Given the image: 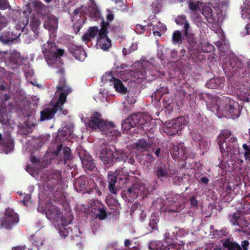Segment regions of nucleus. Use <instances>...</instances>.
<instances>
[{"instance_id": "obj_39", "label": "nucleus", "mask_w": 250, "mask_h": 250, "mask_svg": "<svg viewBox=\"0 0 250 250\" xmlns=\"http://www.w3.org/2000/svg\"><path fill=\"white\" fill-rule=\"evenodd\" d=\"M107 15H106V20L108 21H111L114 20V14L110 10L107 11Z\"/></svg>"}, {"instance_id": "obj_40", "label": "nucleus", "mask_w": 250, "mask_h": 250, "mask_svg": "<svg viewBox=\"0 0 250 250\" xmlns=\"http://www.w3.org/2000/svg\"><path fill=\"white\" fill-rule=\"evenodd\" d=\"M31 24L32 26L36 29L40 25V22L38 19L34 18L31 21Z\"/></svg>"}, {"instance_id": "obj_3", "label": "nucleus", "mask_w": 250, "mask_h": 250, "mask_svg": "<svg viewBox=\"0 0 250 250\" xmlns=\"http://www.w3.org/2000/svg\"><path fill=\"white\" fill-rule=\"evenodd\" d=\"M42 51L44 57L49 65H54L58 61V59L62 56L64 50L58 48L53 42H48L43 45Z\"/></svg>"}, {"instance_id": "obj_26", "label": "nucleus", "mask_w": 250, "mask_h": 250, "mask_svg": "<svg viewBox=\"0 0 250 250\" xmlns=\"http://www.w3.org/2000/svg\"><path fill=\"white\" fill-rule=\"evenodd\" d=\"M73 54L75 57L81 61L83 60L86 57L84 51L81 48H77L75 49L73 52Z\"/></svg>"}, {"instance_id": "obj_29", "label": "nucleus", "mask_w": 250, "mask_h": 250, "mask_svg": "<svg viewBox=\"0 0 250 250\" xmlns=\"http://www.w3.org/2000/svg\"><path fill=\"white\" fill-rule=\"evenodd\" d=\"M63 157L64 163L65 164L67 161L70 160L72 158L70 149L69 147H64L63 149Z\"/></svg>"}, {"instance_id": "obj_48", "label": "nucleus", "mask_w": 250, "mask_h": 250, "mask_svg": "<svg viewBox=\"0 0 250 250\" xmlns=\"http://www.w3.org/2000/svg\"><path fill=\"white\" fill-rule=\"evenodd\" d=\"M116 244L115 243H111L108 244L107 248H114L116 246Z\"/></svg>"}, {"instance_id": "obj_2", "label": "nucleus", "mask_w": 250, "mask_h": 250, "mask_svg": "<svg viewBox=\"0 0 250 250\" xmlns=\"http://www.w3.org/2000/svg\"><path fill=\"white\" fill-rule=\"evenodd\" d=\"M212 109L215 108L219 113L226 117L238 118L240 115V108L238 103L229 98L222 99L214 98L212 100Z\"/></svg>"}, {"instance_id": "obj_32", "label": "nucleus", "mask_w": 250, "mask_h": 250, "mask_svg": "<svg viewBox=\"0 0 250 250\" xmlns=\"http://www.w3.org/2000/svg\"><path fill=\"white\" fill-rule=\"evenodd\" d=\"M179 19H181V21H182V22H185V25H184V28H185V30L186 34H187V33H188V29L189 27V24H188V23L187 22L185 16H181L180 17H178V19H177L176 20V22H177V23L178 24H180V22H178Z\"/></svg>"}, {"instance_id": "obj_19", "label": "nucleus", "mask_w": 250, "mask_h": 250, "mask_svg": "<svg viewBox=\"0 0 250 250\" xmlns=\"http://www.w3.org/2000/svg\"><path fill=\"white\" fill-rule=\"evenodd\" d=\"M155 172L158 178L167 177L168 172L166 169L165 165L161 163L158 166L155 168Z\"/></svg>"}, {"instance_id": "obj_42", "label": "nucleus", "mask_w": 250, "mask_h": 250, "mask_svg": "<svg viewBox=\"0 0 250 250\" xmlns=\"http://www.w3.org/2000/svg\"><path fill=\"white\" fill-rule=\"evenodd\" d=\"M0 29L5 26H6V19L4 17H2L0 18Z\"/></svg>"}, {"instance_id": "obj_23", "label": "nucleus", "mask_w": 250, "mask_h": 250, "mask_svg": "<svg viewBox=\"0 0 250 250\" xmlns=\"http://www.w3.org/2000/svg\"><path fill=\"white\" fill-rule=\"evenodd\" d=\"M104 131L106 132L107 135L111 136L112 137V139L113 140H115L117 137H118L121 135V133L118 130L115 129L114 125L113 124L112 127H107L106 130Z\"/></svg>"}, {"instance_id": "obj_61", "label": "nucleus", "mask_w": 250, "mask_h": 250, "mask_svg": "<svg viewBox=\"0 0 250 250\" xmlns=\"http://www.w3.org/2000/svg\"><path fill=\"white\" fill-rule=\"evenodd\" d=\"M249 27V25H246L245 27L246 29H248V28Z\"/></svg>"}, {"instance_id": "obj_63", "label": "nucleus", "mask_w": 250, "mask_h": 250, "mask_svg": "<svg viewBox=\"0 0 250 250\" xmlns=\"http://www.w3.org/2000/svg\"><path fill=\"white\" fill-rule=\"evenodd\" d=\"M75 13H78V12H77V10H75Z\"/></svg>"}, {"instance_id": "obj_49", "label": "nucleus", "mask_w": 250, "mask_h": 250, "mask_svg": "<svg viewBox=\"0 0 250 250\" xmlns=\"http://www.w3.org/2000/svg\"><path fill=\"white\" fill-rule=\"evenodd\" d=\"M95 201V200L92 201H91V210H92V211H93V213H94V208H97V207L95 205V206H93V205H92V204H93V202Z\"/></svg>"}, {"instance_id": "obj_27", "label": "nucleus", "mask_w": 250, "mask_h": 250, "mask_svg": "<svg viewBox=\"0 0 250 250\" xmlns=\"http://www.w3.org/2000/svg\"><path fill=\"white\" fill-rule=\"evenodd\" d=\"M114 79H116L111 73H105L102 78V80L103 83H109L110 84L114 83Z\"/></svg>"}, {"instance_id": "obj_25", "label": "nucleus", "mask_w": 250, "mask_h": 250, "mask_svg": "<svg viewBox=\"0 0 250 250\" xmlns=\"http://www.w3.org/2000/svg\"><path fill=\"white\" fill-rule=\"evenodd\" d=\"M183 41V37L181 32L176 30L175 31L172 35V42L173 44H181Z\"/></svg>"}, {"instance_id": "obj_20", "label": "nucleus", "mask_w": 250, "mask_h": 250, "mask_svg": "<svg viewBox=\"0 0 250 250\" xmlns=\"http://www.w3.org/2000/svg\"><path fill=\"white\" fill-rule=\"evenodd\" d=\"M135 148L141 151H147L150 148V146L146 141L144 140H140L135 145Z\"/></svg>"}, {"instance_id": "obj_52", "label": "nucleus", "mask_w": 250, "mask_h": 250, "mask_svg": "<svg viewBox=\"0 0 250 250\" xmlns=\"http://www.w3.org/2000/svg\"><path fill=\"white\" fill-rule=\"evenodd\" d=\"M201 181L203 182V183H204L205 184H207L208 183V179H207V178H203L201 179Z\"/></svg>"}, {"instance_id": "obj_14", "label": "nucleus", "mask_w": 250, "mask_h": 250, "mask_svg": "<svg viewBox=\"0 0 250 250\" xmlns=\"http://www.w3.org/2000/svg\"><path fill=\"white\" fill-rule=\"evenodd\" d=\"M147 189L144 186L141 185L139 186L137 185H134L131 188L127 190V192L132 197L135 198L139 194H145L146 193Z\"/></svg>"}, {"instance_id": "obj_37", "label": "nucleus", "mask_w": 250, "mask_h": 250, "mask_svg": "<svg viewBox=\"0 0 250 250\" xmlns=\"http://www.w3.org/2000/svg\"><path fill=\"white\" fill-rule=\"evenodd\" d=\"M9 7V3L7 0H0V9H5Z\"/></svg>"}, {"instance_id": "obj_28", "label": "nucleus", "mask_w": 250, "mask_h": 250, "mask_svg": "<svg viewBox=\"0 0 250 250\" xmlns=\"http://www.w3.org/2000/svg\"><path fill=\"white\" fill-rule=\"evenodd\" d=\"M114 153H116L117 158H115V162L118 160L125 161L127 159V155L125 153H124L122 150H118L114 148Z\"/></svg>"}, {"instance_id": "obj_36", "label": "nucleus", "mask_w": 250, "mask_h": 250, "mask_svg": "<svg viewBox=\"0 0 250 250\" xmlns=\"http://www.w3.org/2000/svg\"><path fill=\"white\" fill-rule=\"evenodd\" d=\"M188 6L189 8L193 11L197 10L198 7V3L194 2L191 0L188 2Z\"/></svg>"}, {"instance_id": "obj_4", "label": "nucleus", "mask_w": 250, "mask_h": 250, "mask_svg": "<svg viewBox=\"0 0 250 250\" xmlns=\"http://www.w3.org/2000/svg\"><path fill=\"white\" fill-rule=\"evenodd\" d=\"M186 123L187 121L183 117L171 120L167 123L165 131L169 135H173L182 130Z\"/></svg>"}, {"instance_id": "obj_35", "label": "nucleus", "mask_w": 250, "mask_h": 250, "mask_svg": "<svg viewBox=\"0 0 250 250\" xmlns=\"http://www.w3.org/2000/svg\"><path fill=\"white\" fill-rule=\"evenodd\" d=\"M239 219V217L236 215V214H233L230 217V221L231 224L234 226L238 225V220Z\"/></svg>"}, {"instance_id": "obj_60", "label": "nucleus", "mask_w": 250, "mask_h": 250, "mask_svg": "<svg viewBox=\"0 0 250 250\" xmlns=\"http://www.w3.org/2000/svg\"><path fill=\"white\" fill-rule=\"evenodd\" d=\"M231 139H232V141H236V138H231Z\"/></svg>"}, {"instance_id": "obj_43", "label": "nucleus", "mask_w": 250, "mask_h": 250, "mask_svg": "<svg viewBox=\"0 0 250 250\" xmlns=\"http://www.w3.org/2000/svg\"><path fill=\"white\" fill-rule=\"evenodd\" d=\"M190 204L192 206H196L197 205L198 202L194 197L190 198Z\"/></svg>"}, {"instance_id": "obj_30", "label": "nucleus", "mask_w": 250, "mask_h": 250, "mask_svg": "<svg viewBox=\"0 0 250 250\" xmlns=\"http://www.w3.org/2000/svg\"><path fill=\"white\" fill-rule=\"evenodd\" d=\"M209 4L213 8H220L225 4L224 1H220L219 0H209Z\"/></svg>"}, {"instance_id": "obj_46", "label": "nucleus", "mask_w": 250, "mask_h": 250, "mask_svg": "<svg viewBox=\"0 0 250 250\" xmlns=\"http://www.w3.org/2000/svg\"><path fill=\"white\" fill-rule=\"evenodd\" d=\"M62 145H60L59 146L58 148H57V149L56 151H55L54 152L55 154L56 155H58L59 154V153L61 151V149H62Z\"/></svg>"}, {"instance_id": "obj_31", "label": "nucleus", "mask_w": 250, "mask_h": 250, "mask_svg": "<svg viewBox=\"0 0 250 250\" xmlns=\"http://www.w3.org/2000/svg\"><path fill=\"white\" fill-rule=\"evenodd\" d=\"M100 30H99L97 26H94L92 27H90L88 30V32L90 35L91 37L94 38L97 34L98 32H99Z\"/></svg>"}, {"instance_id": "obj_33", "label": "nucleus", "mask_w": 250, "mask_h": 250, "mask_svg": "<svg viewBox=\"0 0 250 250\" xmlns=\"http://www.w3.org/2000/svg\"><path fill=\"white\" fill-rule=\"evenodd\" d=\"M243 148L245 150L244 157L246 159H250V146L245 144L243 145Z\"/></svg>"}, {"instance_id": "obj_16", "label": "nucleus", "mask_w": 250, "mask_h": 250, "mask_svg": "<svg viewBox=\"0 0 250 250\" xmlns=\"http://www.w3.org/2000/svg\"><path fill=\"white\" fill-rule=\"evenodd\" d=\"M186 154L185 148L183 146H174L172 149V156L174 159H183Z\"/></svg>"}, {"instance_id": "obj_41", "label": "nucleus", "mask_w": 250, "mask_h": 250, "mask_svg": "<svg viewBox=\"0 0 250 250\" xmlns=\"http://www.w3.org/2000/svg\"><path fill=\"white\" fill-rule=\"evenodd\" d=\"M91 36H90L88 32H86L85 34L83 35L82 37L83 40L84 42H88L90 40V38H91Z\"/></svg>"}, {"instance_id": "obj_44", "label": "nucleus", "mask_w": 250, "mask_h": 250, "mask_svg": "<svg viewBox=\"0 0 250 250\" xmlns=\"http://www.w3.org/2000/svg\"><path fill=\"white\" fill-rule=\"evenodd\" d=\"M146 159L150 162L153 161L154 160L153 157L149 154L146 155Z\"/></svg>"}, {"instance_id": "obj_55", "label": "nucleus", "mask_w": 250, "mask_h": 250, "mask_svg": "<svg viewBox=\"0 0 250 250\" xmlns=\"http://www.w3.org/2000/svg\"><path fill=\"white\" fill-rule=\"evenodd\" d=\"M31 160L32 162H33V163H36L38 161L37 159L36 158H34V157H32Z\"/></svg>"}, {"instance_id": "obj_17", "label": "nucleus", "mask_w": 250, "mask_h": 250, "mask_svg": "<svg viewBox=\"0 0 250 250\" xmlns=\"http://www.w3.org/2000/svg\"><path fill=\"white\" fill-rule=\"evenodd\" d=\"M230 134L231 133L229 131L225 130L223 131L219 135L218 144L220 146V150L222 153H223V151H225L227 152H229V148L226 147V149L224 148L223 144V141L229 138L230 136Z\"/></svg>"}, {"instance_id": "obj_38", "label": "nucleus", "mask_w": 250, "mask_h": 250, "mask_svg": "<svg viewBox=\"0 0 250 250\" xmlns=\"http://www.w3.org/2000/svg\"><path fill=\"white\" fill-rule=\"evenodd\" d=\"M41 244V246L44 244V246L43 247L44 250H51L52 249V245L48 242H42Z\"/></svg>"}, {"instance_id": "obj_11", "label": "nucleus", "mask_w": 250, "mask_h": 250, "mask_svg": "<svg viewBox=\"0 0 250 250\" xmlns=\"http://www.w3.org/2000/svg\"><path fill=\"white\" fill-rule=\"evenodd\" d=\"M46 215L50 220H57L61 216L58 208L54 206L49 205L46 208Z\"/></svg>"}, {"instance_id": "obj_59", "label": "nucleus", "mask_w": 250, "mask_h": 250, "mask_svg": "<svg viewBox=\"0 0 250 250\" xmlns=\"http://www.w3.org/2000/svg\"><path fill=\"white\" fill-rule=\"evenodd\" d=\"M51 0H45L46 2H50Z\"/></svg>"}, {"instance_id": "obj_47", "label": "nucleus", "mask_w": 250, "mask_h": 250, "mask_svg": "<svg viewBox=\"0 0 250 250\" xmlns=\"http://www.w3.org/2000/svg\"><path fill=\"white\" fill-rule=\"evenodd\" d=\"M12 250H24V248L21 246H17L13 248Z\"/></svg>"}, {"instance_id": "obj_7", "label": "nucleus", "mask_w": 250, "mask_h": 250, "mask_svg": "<svg viewBox=\"0 0 250 250\" xmlns=\"http://www.w3.org/2000/svg\"><path fill=\"white\" fill-rule=\"evenodd\" d=\"M116 155L114 153V148H105L102 150L100 158L104 164H112L115 162V158H117Z\"/></svg>"}, {"instance_id": "obj_62", "label": "nucleus", "mask_w": 250, "mask_h": 250, "mask_svg": "<svg viewBox=\"0 0 250 250\" xmlns=\"http://www.w3.org/2000/svg\"><path fill=\"white\" fill-rule=\"evenodd\" d=\"M209 14H208L206 16V18H208V17H209Z\"/></svg>"}, {"instance_id": "obj_6", "label": "nucleus", "mask_w": 250, "mask_h": 250, "mask_svg": "<svg viewBox=\"0 0 250 250\" xmlns=\"http://www.w3.org/2000/svg\"><path fill=\"white\" fill-rule=\"evenodd\" d=\"M107 31L105 28H102L99 33L98 44L104 50H106L111 46V40L107 36Z\"/></svg>"}, {"instance_id": "obj_13", "label": "nucleus", "mask_w": 250, "mask_h": 250, "mask_svg": "<svg viewBox=\"0 0 250 250\" xmlns=\"http://www.w3.org/2000/svg\"><path fill=\"white\" fill-rule=\"evenodd\" d=\"M117 175L113 172H110L108 174V188L111 193L116 194L118 190L115 186L117 183Z\"/></svg>"}, {"instance_id": "obj_64", "label": "nucleus", "mask_w": 250, "mask_h": 250, "mask_svg": "<svg viewBox=\"0 0 250 250\" xmlns=\"http://www.w3.org/2000/svg\"><path fill=\"white\" fill-rule=\"evenodd\" d=\"M63 235H64L65 236H67V234H63Z\"/></svg>"}, {"instance_id": "obj_12", "label": "nucleus", "mask_w": 250, "mask_h": 250, "mask_svg": "<svg viewBox=\"0 0 250 250\" xmlns=\"http://www.w3.org/2000/svg\"><path fill=\"white\" fill-rule=\"evenodd\" d=\"M93 206H96L97 208H94V213L100 219H104L106 217V214L104 205L98 200L93 202Z\"/></svg>"}, {"instance_id": "obj_50", "label": "nucleus", "mask_w": 250, "mask_h": 250, "mask_svg": "<svg viewBox=\"0 0 250 250\" xmlns=\"http://www.w3.org/2000/svg\"><path fill=\"white\" fill-rule=\"evenodd\" d=\"M34 3L36 4L38 7H41V5H42V3L37 0H35L34 1Z\"/></svg>"}, {"instance_id": "obj_51", "label": "nucleus", "mask_w": 250, "mask_h": 250, "mask_svg": "<svg viewBox=\"0 0 250 250\" xmlns=\"http://www.w3.org/2000/svg\"><path fill=\"white\" fill-rule=\"evenodd\" d=\"M130 245V241L129 240H128V239H126L125 241V246L127 247V246H128Z\"/></svg>"}, {"instance_id": "obj_8", "label": "nucleus", "mask_w": 250, "mask_h": 250, "mask_svg": "<svg viewBox=\"0 0 250 250\" xmlns=\"http://www.w3.org/2000/svg\"><path fill=\"white\" fill-rule=\"evenodd\" d=\"M139 122L140 117L136 114L132 115L126 119L122 123V128L127 131L131 128L134 127Z\"/></svg>"}, {"instance_id": "obj_5", "label": "nucleus", "mask_w": 250, "mask_h": 250, "mask_svg": "<svg viewBox=\"0 0 250 250\" xmlns=\"http://www.w3.org/2000/svg\"><path fill=\"white\" fill-rule=\"evenodd\" d=\"M90 127L94 129L99 128L101 131L105 130L108 127H112V122H105L102 119L101 115L98 113H95L92 115L88 123Z\"/></svg>"}, {"instance_id": "obj_1", "label": "nucleus", "mask_w": 250, "mask_h": 250, "mask_svg": "<svg viewBox=\"0 0 250 250\" xmlns=\"http://www.w3.org/2000/svg\"><path fill=\"white\" fill-rule=\"evenodd\" d=\"M71 91V89L65 83V79L63 78H61L59 84L57 86V90L55 94V97H59V98L53 107L46 108L41 112V120L50 119L54 117L55 113L58 110H61L62 108L63 104L66 102L68 94Z\"/></svg>"}, {"instance_id": "obj_34", "label": "nucleus", "mask_w": 250, "mask_h": 250, "mask_svg": "<svg viewBox=\"0 0 250 250\" xmlns=\"http://www.w3.org/2000/svg\"><path fill=\"white\" fill-rule=\"evenodd\" d=\"M16 38H11L10 37H6L5 36L0 37V41L4 44H7L12 42Z\"/></svg>"}, {"instance_id": "obj_10", "label": "nucleus", "mask_w": 250, "mask_h": 250, "mask_svg": "<svg viewBox=\"0 0 250 250\" xmlns=\"http://www.w3.org/2000/svg\"><path fill=\"white\" fill-rule=\"evenodd\" d=\"M18 221L17 214H7L2 220L1 226L6 229H11L12 225L17 223Z\"/></svg>"}, {"instance_id": "obj_54", "label": "nucleus", "mask_w": 250, "mask_h": 250, "mask_svg": "<svg viewBox=\"0 0 250 250\" xmlns=\"http://www.w3.org/2000/svg\"><path fill=\"white\" fill-rule=\"evenodd\" d=\"M153 34L155 36H161V33L159 31H154L153 32Z\"/></svg>"}, {"instance_id": "obj_21", "label": "nucleus", "mask_w": 250, "mask_h": 250, "mask_svg": "<svg viewBox=\"0 0 250 250\" xmlns=\"http://www.w3.org/2000/svg\"><path fill=\"white\" fill-rule=\"evenodd\" d=\"M14 145L12 141L9 140L7 141H3L0 144V149L5 153H8L11 151L13 149Z\"/></svg>"}, {"instance_id": "obj_57", "label": "nucleus", "mask_w": 250, "mask_h": 250, "mask_svg": "<svg viewBox=\"0 0 250 250\" xmlns=\"http://www.w3.org/2000/svg\"><path fill=\"white\" fill-rule=\"evenodd\" d=\"M4 54V52L0 51V57L3 56Z\"/></svg>"}, {"instance_id": "obj_45", "label": "nucleus", "mask_w": 250, "mask_h": 250, "mask_svg": "<svg viewBox=\"0 0 250 250\" xmlns=\"http://www.w3.org/2000/svg\"><path fill=\"white\" fill-rule=\"evenodd\" d=\"M137 49V44L136 43H132L130 46L131 51H134Z\"/></svg>"}, {"instance_id": "obj_56", "label": "nucleus", "mask_w": 250, "mask_h": 250, "mask_svg": "<svg viewBox=\"0 0 250 250\" xmlns=\"http://www.w3.org/2000/svg\"><path fill=\"white\" fill-rule=\"evenodd\" d=\"M30 167L29 166H27L25 168L26 170L29 172H30Z\"/></svg>"}, {"instance_id": "obj_22", "label": "nucleus", "mask_w": 250, "mask_h": 250, "mask_svg": "<svg viewBox=\"0 0 250 250\" xmlns=\"http://www.w3.org/2000/svg\"><path fill=\"white\" fill-rule=\"evenodd\" d=\"M113 84L116 91L122 94L126 93V88L124 86L121 81L117 79H114Z\"/></svg>"}, {"instance_id": "obj_58", "label": "nucleus", "mask_w": 250, "mask_h": 250, "mask_svg": "<svg viewBox=\"0 0 250 250\" xmlns=\"http://www.w3.org/2000/svg\"><path fill=\"white\" fill-rule=\"evenodd\" d=\"M247 64H248V67L250 68V59L249 60V61L248 62H247Z\"/></svg>"}, {"instance_id": "obj_53", "label": "nucleus", "mask_w": 250, "mask_h": 250, "mask_svg": "<svg viewBox=\"0 0 250 250\" xmlns=\"http://www.w3.org/2000/svg\"><path fill=\"white\" fill-rule=\"evenodd\" d=\"M160 148H158L155 151V154H156V155L157 157H159V154H160Z\"/></svg>"}, {"instance_id": "obj_24", "label": "nucleus", "mask_w": 250, "mask_h": 250, "mask_svg": "<svg viewBox=\"0 0 250 250\" xmlns=\"http://www.w3.org/2000/svg\"><path fill=\"white\" fill-rule=\"evenodd\" d=\"M83 167L86 170H92L94 168V165L90 157L83 158L82 160Z\"/></svg>"}, {"instance_id": "obj_18", "label": "nucleus", "mask_w": 250, "mask_h": 250, "mask_svg": "<svg viewBox=\"0 0 250 250\" xmlns=\"http://www.w3.org/2000/svg\"><path fill=\"white\" fill-rule=\"evenodd\" d=\"M88 186V182L85 178L81 177L77 179L74 187L78 191H84Z\"/></svg>"}, {"instance_id": "obj_9", "label": "nucleus", "mask_w": 250, "mask_h": 250, "mask_svg": "<svg viewBox=\"0 0 250 250\" xmlns=\"http://www.w3.org/2000/svg\"><path fill=\"white\" fill-rule=\"evenodd\" d=\"M44 26L52 33L55 32L58 28L57 19L52 15L46 16L44 22Z\"/></svg>"}, {"instance_id": "obj_15", "label": "nucleus", "mask_w": 250, "mask_h": 250, "mask_svg": "<svg viewBox=\"0 0 250 250\" xmlns=\"http://www.w3.org/2000/svg\"><path fill=\"white\" fill-rule=\"evenodd\" d=\"M249 245V242L247 240L242 241L241 247L238 244L235 242L229 241L225 243V246L229 250H247V247Z\"/></svg>"}]
</instances>
